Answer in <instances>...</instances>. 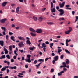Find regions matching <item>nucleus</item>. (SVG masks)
Wrapping results in <instances>:
<instances>
[{
    "label": "nucleus",
    "instance_id": "obj_30",
    "mask_svg": "<svg viewBox=\"0 0 78 78\" xmlns=\"http://www.w3.org/2000/svg\"><path fill=\"white\" fill-rule=\"evenodd\" d=\"M47 47V45H45V44L44 43H43L42 44V48L43 47Z\"/></svg>",
    "mask_w": 78,
    "mask_h": 78
},
{
    "label": "nucleus",
    "instance_id": "obj_34",
    "mask_svg": "<svg viewBox=\"0 0 78 78\" xmlns=\"http://www.w3.org/2000/svg\"><path fill=\"white\" fill-rule=\"evenodd\" d=\"M59 21H62V20H64V18H59Z\"/></svg>",
    "mask_w": 78,
    "mask_h": 78
},
{
    "label": "nucleus",
    "instance_id": "obj_19",
    "mask_svg": "<svg viewBox=\"0 0 78 78\" xmlns=\"http://www.w3.org/2000/svg\"><path fill=\"white\" fill-rule=\"evenodd\" d=\"M54 45V43H50L49 44L50 47L52 49H53V48L52 47Z\"/></svg>",
    "mask_w": 78,
    "mask_h": 78
},
{
    "label": "nucleus",
    "instance_id": "obj_3",
    "mask_svg": "<svg viewBox=\"0 0 78 78\" xmlns=\"http://www.w3.org/2000/svg\"><path fill=\"white\" fill-rule=\"evenodd\" d=\"M62 64L63 65V66L62 65L60 66V68H62V67H64V68L65 67H67V69H69V65H67H67H66V63H65V62H63Z\"/></svg>",
    "mask_w": 78,
    "mask_h": 78
},
{
    "label": "nucleus",
    "instance_id": "obj_51",
    "mask_svg": "<svg viewBox=\"0 0 78 78\" xmlns=\"http://www.w3.org/2000/svg\"><path fill=\"white\" fill-rule=\"evenodd\" d=\"M40 45H41V43H39V44L38 45V47L39 48H41V46H40Z\"/></svg>",
    "mask_w": 78,
    "mask_h": 78
},
{
    "label": "nucleus",
    "instance_id": "obj_2",
    "mask_svg": "<svg viewBox=\"0 0 78 78\" xmlns=\"http://www.w3.org/2000/svg\"><path fill=\"white\" fill-rule=\"evenodd\" d=\"M27 58H28V59H25V61H26V62H29V63H30V62H31V60H30V58H31V55H28L27 56Z\"/></svg>",
    "mask_w": 78,
    "mask_h": 78
},
{
    "label": "nucleus",
    "instance_id": "obj_11",
    "mask_svg": "<svg viewBox=\"0 0 78 78\" xmlns=\"http://www.w3.org/2000/svg\"><path fill=\"white\" fill-rule=\"evenodd\" d=\"M7 3H8L7 2H3L2 4V7H5V6H6V5H7Z\"/></svg>",
    "mask_w": 78,
    "mask_h": 78
},
{
    "label": "nucleus",
    "instance_id": "obj_54",
    "mask_svg": "<svg viewBox=\"0 0 78 78\" xmlns=\"http://www.w3.org/2000/svg\"><path fill=\"white\" fill-rule=\"evenodd\" d=\"M45 43L46 44H47V45H48L49 44V42L48 41H46Z\"/></svg>",
    "mask_w": 78,
    "mask_h": 78
},
{
    "label": "nucleus",
    "instance_id": "obj_59",
    "mask_svg": "<svg viewBox=\"0 0 78 78\" xmlns=\"http://www.w3.org/2000/svg\"><path fill=\"white\" fill-rule=\"evenodd\" d=\"M12 27H15V25H14L13 24H12Z\"/></svg>",
    "mask_w": 78,
    "mask_h": 78
},
{
    "label": "nucleus",
    "instance_id": "obj_62",
    "mask_svg": "<svg viewBox=\"0 0 78 78\" xmlns=\"http://www.w3.org/2000/svg\"><path fill=\"white\" fill-rule=\"evenodd\" d=\"M72 14L73 15H74V14H75V11H72Z\"/></svg>",
    "mask_w": 78,
    "mask_h": 78
},
{
    "label": "nucleus",
    "instance_id": "obj_25",
    "mask_svg": "<svg viewBox=\"0 0 78 78\" xmlns=\"http://www.w3.org/2000/svg\"><path fill=\"white\" fill-rule=\"evenodd\" d=\"M29 48L30 50H32V51H33V49H35V47H31Z\"/></svg>",
    "mask_w": 78,
    "mask_h": 78
},
{
    "label": "nucleus",
    "instance_id": "obj_24",
    "mask_svg": "<svg viewBox=\"0 0 78 78\" xmlns=\"http://www.w3.org/2000/svg\"><path fill=\"white\" fill-rule=\"evenodd\" d=\"M70 32L69 30L66 31L65 32V33L66 34H70Z\"/></svg>",
    "mask_w": 78,
    "mask_h": 78
},
{
    "label": "nucleus",
    "instance_id": "obj_7",
    "mask_svg": "<svg viewBox=\"0 0 78 78\" xmlns=\"http://www.w3.org/2000/svg\"><path fill=\"white\" fill-rule=\"evenodd\" d=\"M43 30L41 29H37L36 31V33H42Z\"/></svg>",
    "mask_w": 78,
    "mask_h": 78
},
{
    "label": "nucleus",
    "instance_id": "obj_31",
    "mask_svg": "<svg viewBox=\"0 0 78 78\" xmlns=\"http://www.w3.org/2000/svg\"><path fill=\"white\" fill-rule=\"evenodd\" d=\"M42 64V62H40L38 64V65H35L36 67H37V68H39V67L40 66V64Z\"/></svg>",
    "mask_w": 78,
    "mask_h": 78
},
{
    "label": "nucleus",
    "instance_id": "obj_49",
    "mask_svg": "<svg viewBox=\"0 0 78 78\" xmlns=\"http://www.w3.org/2000/svg\"><path fill=\"white\" fill-rule=\"evenodd\" d=\"M6 39H7V40H8V38L9 37V36L8 35H6Z\"/></svg>",
    "mask_w": 78,
    "mask_h": 78
},
{
    "label": "nucleus",
    "instance_id": "obj_32",
    "mask_svg": "<svg viewBox=\"0 0 78 78\" xmlns=\"http://www.w3.org/2000/svg\"><path fill=\"white\" fill-rule=\"evenodd\" d=\"M69 30H68L70 32H71L72 30V27H69L68 28Z\"/></svg>",
    "mask_w": 78,
    "mask_h": 78
},
{
    "label": "nucleus",
    "instance_id": "obj_13",
    "mask_svg": "<svg viewBox=\"0 0 78 78\" xmlns=\"http://www.w3.org/2000/svg\"><path fill=\"white\" fill-rule=\"evenodd\" d=\"M18 51V48L17 47L16 48V50L14 51V53L16 55V56H17L18 54L17 53V51Z\"/></svg>",
    "mask_w": 78,
    "mask_h": 78
},
{
    "label": "nucleus",
    "instance_id": "obj_55",
    "mask_svg": "<svg viewBox=\"0 0 78 78\" xmlns=\"http://www.w3.org/2000/svg\"><path fill=\"white\" fill-rule=\"evenodd\" d=\"M49 59V58H48V57L46 58L45 59V62H46L47 61V60H48V59Z\"/></svg>",
    "mask_w": 78,
    "mask_h": 78
},
{
    "label": "nucleus",
    "instance_id": "obj_60",
    "mask_svg": "<svg viewBox=\"0 0 78 78\" xmlns=\"http://www.w3.org/2000/svg\"><path fill=\"white\" fill-rule=\"evenodd\" d=\"M42 39H41L38 40V42H42Z\"/></svg>",
    "mask_w": 78,
    "mask_h": 78
},
{
    "label": "nucleus",
    "instance_id": "obj_9",
    "mask_svg": "<svg viewBox=\"0 0 78 78\" xmlns=\"http://www.w3.org/2000/svg\"><path fill=\"white\" fill-rule=\"evenodd\" d=\"M20 11V7H18L17 8H16V13L17 14H19V12Z\"/></svg>",
    "mask_w": 78,
    "mask_h": 78
},
{
    "label": "nucleus",
    "instance_id": "obj_20",
    "mask_svg": "<svg viewBox=\"0 0 78 78\" xmlns=\"http://www.w3.org/2000/svg\"><path fill=\"white\" fill-rule=\"evenodd\" d=\"M6 58V55H2L1 57H0V59H5Z\"/></svg>",
    "mask_w": 78,
    "mask_h": 78
},
{
    "label": "nucleus",
    "instance_id": "obj_38",
    "mask_svg": "<svg viewBox=\"0 0 78 78\" xmlns=\"http://www.w3.org/2000/svg\"><path fill=\"white\" fill-rule=\"evenodd\" d=\"M70 41H71V39L68 40L67 39L66 40V42H67V43H68L69 42H70Z\"/></svg>",
    "mask_w": 78,
    "mask_h": 78
},
{
    "label": "nucleus",
    "instance_id": "obj_63",
    "mask_svg": "<svg viewBox=\"0 0 78 78\" xmlns=\"http://www.w3.org/2000/svg\"><path fill=\"white\" fill-rule=\"evenodd\" d=\"M25 67H26V68H28V66L27 65H25Z\"/></svg>",
    "mask_w": 78,
    "mask_h": 78
},
{
    "label": "nucleus",
    "instance_id": "obj_35",
    "mask_svg": "<svg viewBox=\"0 0 78 78\" xmlns=\"http://www.w3.org/2000/svg\"><path fill=\"white\" fill-rule=\"evenodd\" d=\"M12 46H9V48L10 51H12Z\"/></svg>",
    "mask_w": 78,
    "mask_h": 78
},
{
    "label": "nucleus",
    "instance_id": "obj_23",
    "mask_svg": "<svg viewBox=\"0 0 78 78\" xmlns=\"http://www.w3.org/2000/svg\"><path fill=\"white\" fill-rule=\"evenodd\" d=\"M66 61L65 64H67V65L69 64V63H70V61L68 59H66Z\"/></svg>",
    "mask_w": 78,
    "mask_h": 78
},
{
    "label": "nucleus",
    "instance_id": "obj_26",
    "mask_svg": "<svg viewBox=\"0 0 78 78\" xmlns=\"http://www.w3.org/2000/svg\"><path fill=\"white\" fill-rule=\"evenodd\" d=\"M30 34L32 36H36V34L35 33H34L33 32H31L30 33Z\"/></svg>",
    "mask_w": 78,
    "mask_h": 78
},
{
    "label": "nucleus",
    "instance_id": "obj_58",
    "mask_svg": "<svg viewBox=\"0 0 78 78\" xmlns=\"http://www.w3.org/2000/svg\"><path fill=\"white\" fill-rule=\"evenodd\" d=\"M66 44L67 47H68V46H69V44H68V43L66 42Z\"/></svg>",
    "mask_w": 78,
    "mask_h": 78
},
{
    "label": "nucleus",
    "instance_id": "obj_22",
    "mask_svg": "<svg viewBox=\"0 0 78 78\" xmlns=\"http://www.w3.org/2000/svg\"><path fill=\"white\" fill-rule=\"evenodd\" d=\"M4 50L5 51V54H8V51L6 49L4 48Z\"/></svg>",
    "mask_w": 78,
    "mask_h": 78
},
{
    "label": "nucleus",
    "instance_id": "obj_37",
    "mask_svg": "<svg viewBox=\"0 0 78 78\" xmlns=\"http://www.w3.org/2000/svg\"><path fill=\"white\" fill-rule=\"evenodd\" d=\"M65 51L66 53H68V54H70V52H69V50H68L67 49H65Z\"/></svg>",
    "mask_w": 78,
    "mask_h": 78
},
{
    "label": "nucleus",
    "instance_id": "obj_42",
    "mask_svg": "<svg viewBox=\"0 0 78 78\" xmlns=\"http://www.w3.org/2000/svg\"><path fill=\"white\" fill-rule=\"evenodd\" d=\"M37 60H36L34 62V63L35 64H37Z\"/></svg>",
    "mask_w": 78,
    "mask_h": 78
},
{
    "label": "nucleus",
    "instance_id": "obj_48",
    "mask_svg": "<svg viewBox=\"0 0 78 78\" xmlns=\"http://www.w3.org/2000/svg\"><path fill=\"white\" fill-rule=\"evenodd\" d=\"M20 28V27L19 26H17L16 27V30H19Z\"/></svg>",
    "mask_w": 78,
    "mask_h": 78
},
{
    "label": "nucleus",
    "instance_id": "obj_21",
    "mask_svg": "<svg viewBox=\"0 0 78 78\" xmlns=\"http://www.w3.org/2000/svg\"><path fill=\"white\" fill-rule=\"evenodd\" d=\"M38 21H39V22H41L43 20V17H39L38 18Z\"/></svg>",
    "mask_w": 78,
    "mask_h": 78
},
{
    "label": "nucleus",
    "instance_id": "obj_53",
    "mask_svg": "<svg viewBox=\"0 0 78 78\" xmlns=\"http://www.w3.org/2000/svg\"><path fill=\"white\" fill-rule=\"evenodd\" d=\"M11 6L12 7H13V6H16V4H11Z\"/></svg>",
    "mask_w": 78,
    "mask_h": 78
},
{
    "label": "nucleus",
    "instance_id": "obj_56",
    "mask_svg": "<svg viewBox=\"0 0 78 78\" xmlns=\"http://www.w3.org/2000/svg\"><path fill=\"white\" fill-rule=\"evenodd\" d=\"M24 60H25V58H24V57H22V61H24Z\"/></svg>",
    "mask_w": 78,
    "mask_h": 78
},
{
    "label": "nucleus",
    "instance_id": "obj_29",
    "mask_svg": "<svg viewBox=\"0 0 78 78\" xmlns=\"http://www.w3.org/2000/svg\"><path fill=\"white\" fill-rule=\"evenodd\" d=\"M10 69H17V67L16 66H15L14 67H10Z\"/></svg>",
    "mask_w": 78,
    "mask_h": 78
},
{
    "label": "nucleus",
    "instance_id": "obj_61",
    "mask_svg": "<svg viewBox=\"0 0 78 78\" xmlns=\"http://www.w3.org/2000/svg\"><path fill=\"white\" fill-rule=\"evenodd\" d=\"M45 9H46V8H44L42 9V11H44Z\"/></svg>",
    "mask_w": 78,
    "mask_h": 78
},
{
    "label": "nucleus",
    "instance_id": "obj_40",
    "mask_svg": "<svg viewBox=\"0 0 78 78\" xmlns=\"http://www.w3.org/2000/svg\"><path fill=\"white\" fill-rule=\"evenodd\" d=\"M6 57H7V58H8V59H10V56H9V55H7L6 56Z\"/></svg>",
    "mask_w": 78,
    "mask_h": 78
},
{
    "label": "nucleus",
    "instance_id": "obj_41",
    "mask_svg": "<svg viewBox=\"0 0 78 78\" xmlns=\"http://www.w3.org/2000/svg\"><path fill=\"white\" fill-rule=\"evenodd\" d=\"M67 70V69L66 68H63V71L64 72H66Z\"/></svg>",
    "mask_w": 78,
    "mask_h": 78
},
{
    "label": "nucleus",
    "instance_id": "obj_50",
    "mask_svg": "<svg viewBox=\"0 0 78 78\" xmlns=\"http://www.w3.org/2000/svg\"><path fill=\"white\" fill-rule=\"evenodd\" d=\"M19 51H20V52H21V53H22L23 52V50H20Z\"/></svg>",
    "mask_w": 78,
    "mask_h": 78
},
{
    "label": "nucleus",
    "instance_id": "obj_18",
    "mask_svg": "<svg viewBox=\"0 0 78 78\" xmlns=\"http://www.w3.org/2000/svg\"><path fill=\"white\" fill-rule=\"evenodd\" d=\"M33 20H34V21H35V22H37V17L34 16L32 18Z\"/></svg>",
    "mask_w": 78,
    "mask_h": 78
},
{
    "label": "nucleus",
    "instance_id": "obj_44",
    "mask_svg": "<svg viewBox=\"0 0 78 78\" xmlns=\"http://www.w3.org/2000/svg\"><path fill=\"white\" fill-rule=\"evenodd\" d=\"M64 55H62L60 56V58L62 59H63V58H64Z\"/></svg>",
    "mask_w": 78,
    "mask_h": 78
},
{
    "label": "nucleus",
    "instance_id": "obj_14",
    "mask_svg": "<svg viewBox=\"0 0 78 78\" xmlns=\"http://www.w3.org/2000/svg\"><path fill=\"white\" fill-rule=\"evenodd\" d=\"M29 30L30 31H32V32H33V33H36V30L32 28H30Z\"/></svg>",
    "mask_w": 78,
    "mask_h": 78
},
{
    "label": "nucleus",
    "instance_id": "obj_47",
    "mask_svg": "<svg viewBox=\"0 0 78 78\" xmlns=\"http://www.w3.org/2000/svg\"><path fill=\"white\" fill-rule=\"evenodd\" d=\"M17 76L20 78H23V76H20V75H18Z\"/></svg>",
    "mask_w": 78,
    "mask_h": 78
},
{
    "label": "nucleus",
    "instance_id": "obj_5",
    "mask_svg": "<svg viewBox=\"0 0 78 78\" xmlns=\"http://www.w3.org/2000/svg\"><path fill=\"white\" fill-rule=\"evenodd\" d=\"M58 58H59V57L58 56H56L55 57L54 60H53L52 61L53 64H55V61H56L58 59Z\"/></svg>",
    "mask_w": 78,
    "mask_h": 78
},
{
    "label": "nucleus",
    "instance_id": "obj_39",
    "mask_svg": "<svg viewBox=\"0 0 78 78\" xmlns=\"http://www.w3.org/2000/svg\"><path fill=\"white\" fill-rule=\"evenodd\" d=\"M2 30H4V31H6V28L4 27H1Z\"/></svg>",
    "mask_w": 78,
    "mask_h": 78
},
{
    "label": "nucleus",
    "instance_id": "obj_12",
    "mask_svg": "<svg viewBox=\"0 0 78 78\" xmlns=\"http://www.w3.org/2000/svg\"><path fill=\"white\" fill-rule=\"evenodd\" d=\"M8 20V19H7L5 18V19H4L2 20H0V22L1 23H4V22H5V21H6V20Z\"/></svg>",
    "mask_w": 78,
    "mask_h": 78
},
{
    "label": "nucleus",
    "instance_id": "obj_27",
    "mask_svg": "<svg viewBox=\"0 0 78 78\" xmlns=\"http://www.w3.org/2000/svg\"><path fill=\"white\" fill-rule=\"evenodd\" d=\"M39 62H44V59L41 58L38 60Z\"/></svg>",
    "mask_w": 78,
    "mask_h": 78
},
{
    "label": "nucleus",
    "instance_id": "obj_1",
    "mask_svg": "<svg viewBox=\"0 0 78 78\" xmlns=\"http://www.w3.org/2000/svg\"><path fill=\"white\" fill-rule=\"evenodd\" d=\"M50 4L51 5V12H56V10L55 9V8H53V2H51L50 3Z\"/></svg>",
    "mask_w": 78,
    "mask_h": 78
},
{
    "label": "nucleus",
    "instance_id": "obj_52",
    "mask_svg": "<svg viewBox=\"0 0 78 78\" xmlns=\"http://www.w3.org/2000/svg\"><path fill=\"white\" fill-rule=\"evenodd\" d=\"M2 34L3 35H6V33H5V31L2 32Z\"/></svg>",
    "mask_w": 78,
    "mask_h": 78
},
{
    "label": "nucleus",
    "instance_id": "obj_15",
    "mask_svg": "<svg viewBox=\"0 0 78 78\" xmlns=\"http://www.w3.org/2000/svg\"><path fill=\"white\" fill-rule=\"evenodd\" d=\"M26 44H28L29 45H30L31 44V42H30V41L29 40H26Z\"/></svg>",
    "mask_w": 78,
    "mask_h": 78
},
{
    "label": "nucleus",
    "instance_id": "obj_45",
    "mask_svg": "<svg viewBox=\"0 0 78 78\" xmlns=\"http://www.w3.org/2000/svg\"><path fill=\"white\" fill-rule=\"evenodd\" d=\"M58 53H60V52H61L62 51V49H58Z\"/></svg>",
    "mask_w": 78,
    "mask_h": 78
},
{
    "label": "nucleus",
    "instance_id": "obj_33",
    "mask_svg": "<svg viewBox=\"0 0 78 78\" xmlns=\"http://www.w3.org/2000/svg\"><path fill=\"white\" fill-rule=\"evenodd\" d=\"M6 70V68L5 67H3L1 69V71H2V72H3V71H5Z\"/></svg>",
    "mask_w": 78,
    "mask_h": 78
},
{
    "label": "nucleus",
    "instance_id": "obj_43",
    "mask_svg": "<svg viewBox=\"0 0 78 78\" xmlns=\"http://www.w3.org/2000/svg\"><path fill=\"white\" fill-rule=\"evenodd\" d=\"M13 34H14L13 33L10 32H9V35H13Z\"/></svg>",
    "mask_w": 78,
    "mask_h": 78
},
{
    "label": "nucleus",
    "instance_id": "obj_46",
    "mask_svg": "<svg viewBox=\"0 0 78 78\" xmlns=\"http://www.w3.org/2000/svg\"><path fill=\"white\" fill-rule=\"evenodd\" d=\"M11 62H14V60L13 58L11 59Z\"/></svg>",
    "mask_w": 78,
    "mask_h": 78
},
{
    "label": "nucleus",
    "instance_id": "obj_4",
    "mask_svg": "<svg viewBox=\"0 0 78 78\" xmlns=\"http://www.w3.org/2000/svg\"><path fill=\"white\" fill-rule=\"evenodd\" d=\"M58 11L60 12V13H59V16H62V15H63L64 14V11L62 9H60Z\"/></svg>",
    "mask_w": 78,
    "mask_h": 78
},
{
    "label": "nucleus",
    "instance_id": "obj_57",
    "mask_svg": "<svg viewBox=\"0 0 78 78\" xmlns=\"http://www.w3.org/2000/svg\"><path fill=\"white\" fill-rule=\"evenodd\" d=\"M66 8H69V7H70V5H66Z\"/></svg>",
    "mask_w": 78,
    "mask_h": 78
},
{
    "label": "nucleus",
    "instance_id": "obj_64",
    "mask_svg": "<svg viewBox=\"0 0 78 78\" xmlns=\"http://www.w3.org/2000/svg\"><path fill=\"white\" fill-rule=\"evenodd\" d=\"M51 72H54V69H51Z\"/></svg>",
    "mask_w": 78,
    "mask_h": 78
},
{
    "label": "nucleus",
    "instance_id": "obj_10",
    "mask_svg": "<svg viewBox=\"0 0 78 78\" xmlns=\"http://www.w3.org/2000/svg\"><path fill=\"white\" fill-rule=\"evenodd\" d=\"M64 5H65V2H63L62 4L60 3L59 5L60 8H63L64 6Z\"/></svg>",
    "mask_w": 78,
    "mask_h": 78
},
{
    "label": "nucleus",
    "instance_id": "obj_8",
    "mask_svg": "<svg viewBox=\"0 0 78 78\" xmlns=\"http://www.w3.org/2000/svg\"><path fill=\"white\" fill-rule=\"evenodd\" d=\"M18 38L20 40H22V41H25V38H24V37H22L21 36H18Z\"/></svg>",
    "mask_w": 78,
    "mask_h": 78
},
{
    "label": "nucleus",
    "instance_id": "obj_36",
    "mask_svg": "<svg viewBox=\"0 0 78 78\" xmlns=\"http://www.w3.org/2000/svg\"><path fill=\"white\" fill-rule=\"evenodd\" d=\"M48 25H53V23L51 22H48L47 23Z\"/></svg>",
    "mask_w": 78,
    "mask_h": 78
},
{
    "label": "nucleus",
    "instance_id": "obj_16",
    "mask_svg": "<svg viewBox=\"0 0 78 78\" xmlns=\"http://www.w3.org/2000/svg\"><path fill=\"white\" fill-rule=\"evenodd\" d=\"M64 73V71H62L58 73V76H61V75H62V73Z\"/></svg>",
    "mask_w": 78,
    "mask_h": 78
},
{
    "label": "nucleus",
    "instance_id": "obj_28",
    "mask_svg": "<svg viewBox=\"0 0 78 78\" xmlns=\"http://www.w3.org/2000/svg\"><path fill=\"white\" fill-rule=\"evenodd\" d=\"M10 39H11V40H12V41H14H14H15V40H14V36H11L10 37Z\"/></svg>",
    "mask_w": 78,
    "mask_h": 78
},
{
    "label": "nucleus",
    "instance_id": "obj_6",
    "mask_svg": "<svg viewBox=\"0 0 78 78\" xmlns=\"http://www.w3.org/2000/svg\"><path fill=\"white\" fill-rule=\"evenodd\" d=\"M18 45L20 47H24V46H25V45L23 42H20L18 44Z\"/></svg>",
    "mask_w": 78,
    "mask_h": 78
},
{
    "label": "nucleus",
    "instance_id": "obj_17",
    "mask_svg": "<svg viewBox=\"0 0 78 78\" xmlns=\"http://www.w3.org/2000/svg\"><path fill=\"white\" fill-rule=\"evenodd\" d=\"M4 44V42L2 40L0 41V45H1V46L2 47H3Z\"/></svg>",
    "mask_w": 78,
    "mask_h": 78
}]
</instances>
